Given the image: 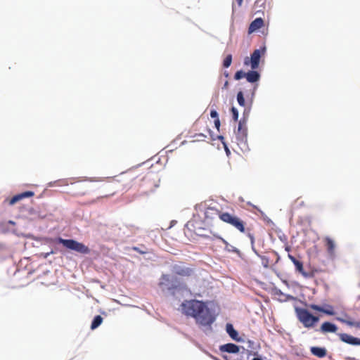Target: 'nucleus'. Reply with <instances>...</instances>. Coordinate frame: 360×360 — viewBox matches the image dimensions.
I'll return each mask as SVG.
<instances>
[{
	"mask_svg": "<svg viewBox=\"0 0 360 360\" xmlns=\"http://www.w3.org/2000/svg\"><path fill=\"white\" fill-rule=\"evenodd\" d=\"M181 306L183 313L187 316L194 318L199 325L210 326L215 320L209 308L202 301L185 300Z\"/></svg>",
	"mask_w": 360,
	"mask_h": 360,
	"instance_id": "f257e3e1",
	"label": "nucleus"
},
{
	"mask_svg": "<svg viewBox=\"0 0 360 360\" xmlns=\"http://www.w3.org/2000/svg\"><path fill=\"white\" fill-rule=\"evenodd\" d=\"M296 314L299 321L307 328H314L319 321V317L311 314L307 309L297 308Z\"/></svg>",
	"mask_w": 360,
	"mask_h": 360,
	"instance_id": "f03ea898",
	"label": "nucleus"
},
{
	"mask_svg": "<svg viewBox=\"0 0 360 360\" xmlns=\"http://www.w3.org/2000/svg\"><path fill=\"white\" fill-rule=\"evenodd\" d=\"M219 218L224 223L229 224L241 233L245 232V223L238 217L231 214L229 212H224L217 210Z\"/></svg>",
	"mask_w": 360,
	"mask_h": 360,
	"instance_id": "7ed1b4c3",
	"label": "nucleus"
},
{
	"mask_svg": "<svg viewBox=\"0 0 360 360\" xmlns=\"http://www.w3.org/2000/svg\"><path fill=\"white\" fill-rule=\"evenodd\" d=\"M58 243L62 244L66 248L75 250L79 253L89 254L90 252V249L87 246L72 239L58 238Z\"/></svg>",
	"mask_w": 360,
	"mask_h": 360,
	"instance_id": "20e7f679",
	"label": "nucleus"
},
{
	"mask_svg": "<svg viewBox=\"0 0 360 360\" xmlns=\"http://www.w3.org/2000/svg\"><path fill=\"white\" fill-rule=\"evenodd\" d=\"M265 48L255 49L251 54V57H246L244 60L245 65H250L252 70H256L259 68V60L262 55L265 53Z\"/></svg>",
	"mask_w": 360,
	"mask_h": 360,
	"instance_id": "39448f33",
	"label": "nucleus"
},
{
	"mask_svg": "<svg viewBox=\"0 0 360 360\" xmlns=\"http://www.w3.org/2000/svg\"><path fill=\"white\" fill-rule=\"evenodd\" d=\"M237 140L240 143H245L248 136L247 119L242 118L238 123V129L236 131Z\"/></svg>",
	"mask_w": 360,
	"mask_h": 360,
	"instance_id": "423d86ee",
	"label": "nucleus"
},
{
	"mask_svg": "<svg viewBox=\"0 0 360 360\" xmlns=\"http://www.w3.org/2000/svg\"><path fill=\"white\" fill-rule=\"evenodd\" d=\"M136 177L134 172H125L121 174L120 181L124 182V187L129 189L134 186L133 181Z\"/></svg>",
	"mask_w": 360,
	"mask_h": 360,
	"instance_id": "0eeeda50",
	"label": "nucleus"
},
{
	"mask_svg": "<svg viewBox=\"0 0 360 360\" xmlns=\"http://www.w3.org/2000/svg\"><path fill=\"white\" fill-rule=\"evenodd\" d=\"M309 309H311L312 310L320 311V312H322L327 315H334L335 314L334 308L333 306H331L330 304H326V306L322 307V306L317 305L315 304H311L309 305Z\"/></svg>",
	"mask_w": 360,
	"mask_h": 360,
	"instance_id": "6e6552de",
	"label": "nucleus"
},
{
	"mask_svg": "<svg viewBox=\"0 0 360 360\" xmlns=\"http://www.w3.org/2000/svg\"><path fill=\"white\" fill-rule=\"evenodd\" d=\"M327 252L330 258L335 257V243L331 238L326 236L323 239Z\"/></svg>",
	"mask_w": 360,
	"mask_h": 360,
	"instance_id": "1a4fd4ad",
	"label": "nucleus"
},
{
	"mask_svg": "<svg viewBox=\"0 0 360 360\" xmlns=\"http://www.w3.org/2000/svg\"><path fill=\"white\" fill-rule=\"evenodd\" d=\"M174 273L178 276L188 277L193 274V269L188 266L176 265L174 266Z\"/></svg>",
	"mask_w": 360,
	"mask_h": 360,
	"instance_id": "9d476101",
	"label": "nucleus"
},
{
	"mask_svg": "<svg viewBox=\"0 0 360 360\" xmlns=\"http://www.w3.org/2000/svg\"><path fill=\"white\" fill-rule=\"evenodd\" d=\"M288 258L291 260V262L294 264L295 266V269L300 274H301L304 277L307 278L309 276V274H307L304 270L303 263L300 260L296 259L294 256L291 255H288Z\"/></svg>",
	"mask_w": 360,
	"mask_h": 360,
	"instance_id": "9b49d317",
	"label": "nucleus"
},
{
	"mask_svg": "<svg viewBox=\"0 0 360 360\" xmlns=\"http://www.w3.org/2000/svg\"><path fill=\"white\" fill-rule=\"evenodd\" d=\"M339 338L341 341L352 345H360V338H354L347 333H340Z\"/></svg>",
	"mask_w": 360,
	"mask_h": 360,
	"instance_id": "f8f14e48",
	"label": "nucleus"
},
{
	"mask_svg": "<svg viewBox=\"0 0 360 360\" xmlns=\"http://www.w3.org/2000/svg\"><path fill=\"white\" fill-rule=\"evenodd\" d=\"M34 195V193L31 191H27L21 193H19L18 195H14L9 202L10 205H14L17 202L25 198H30Z\"/></svg>",
	"mask_w": 360,
	"mask_h": 360,
	"instance_id": "ddd939ff",
	"label": "nucleus"
},
{
	"mask_svg": "<svg viewBox=\"0 0 360 360\" xmlns=\"http://www.w3.org/2000/svg\"><path fill=\"white\" fill-rule=\"evenodd\" d=\"M320 330L323 333H336L338 327L335 324L326 321L322 323Z\"/></svg>",
	"mask_w": 360,
	"mask_h": 360,
	"instance_id": "4468645a",
	"label": "nucleus"
},
{
	"mask_svg": "<svg viewBox=\"0 0 360 360\" xmlns=\"http://www.w3.org/2000/svg\"><path fill=\"white\" fill-rule=\"evenodd\" d=\"M264 25V20L261 18H257L255 19L250 25L248 28V33L251 34L257 30H258L259 28L263 27Z\"/></svg>",
	"mask_w": 360,
	"mask_h": 360,
	"instance_id": "2eb2a0df",
	"label": "nucleus"
},
{
	"mask_svg": "<svg viewBox=\"0 0 360 360\" xmlns=\"http://www.w3.org/2000/svg\"><path fill=\"white\" fill-rule=\"evenodd\" d=\"M220 351L236 354L239 352V347L233 343H227L220 347Z\"/></svg>",
	"mask_w": 360,
	"mask_h": 360,
	"instance_id": "dca6fc26",
	"label": "nucleus"
},
{
	"mask_svg": "<svg viewBox=\"0 0 360 360\" xmlns=\"http://www.w3.org/2000/svg\"><path fill=\"white\" fill-rule=\"evenodd\" d=\"M245 78L248 82L255 83L259 80L260 75L258 72L252 70L248 72H246Z\"/></svg>",
	"mask_w": 360,
	"mask_h": 360,
	"instance_id": "f3484780",
	"label": "nucleus"
},
{
	"mask_svg": "<svg viewBox=\"0 0 360 360\" xmlns=\"http://www.w3.org/2000/svg\"><path fill=\"white\" fill-rule=\"evenodd\" d=\"M226 330L227 333L229 335V336L234 340L239 341L240 339L238 338V332L234 329L233 326L231 323H227L226 326Z\"/></svg>",
	"mask_w": 360,
	"mask_h": 360,
	"instance_id": "a211bd4d",
	"label": "nucleus"
},
{
	"mask_svg": "<svg viewBox=\"0 0 360 360\" xmlns=\"http://www.w3.org/2000/svg\"><path fill=\"white\" fill-rule=\"evenodd\" d=\"M310 350L313 355L319 358H323L326 355V349L325 348L312 347Z\"/></svg>",
	"mask_w": 360,
	"mask_h": 360,
	"instance_id": "6ab92c4d",
	"label": "nucleus"
},
{
	"mask_svg": "<svg viewBox=\"0 0 360 360\" xmlns=\"http://www.w3.org/2000/svg\"><path fill=\"white\" fill-rule=\"evenodd\" d=\"M103 320V319L101 316H100V315L96 316L92 321V323L91 325V329L95 330L96 328H97L102 323Z\"/></svg>",
	"mask_w": 360,
	"mask_h": 360,
	"instance_id": "aec40b11",
	"label": "nucleus"
},
{
	"mask_svg": "<svg viewBox=\"0 0 360 360\" xmlns=\"http://www.w3.org/2000/svg\"><path fill=\"white\" fill-rule=\"evenodd\" d=\"M337 320L340 321L341 323H346L347 325L350 326L360 327V323H358V322H355V321H350L348 319H344L342 318H339V317L337 318Z\"/></svg>",
	"mask_w": 360,
	"mask_h": 360,
	"instance_id": "412c9836",
	"label": "nucleus"
},
{
	"mask_svg": "<svg viewBox=\"0 0 360 360\" xmlns=\"http://www.w3.org/2000/svg\"><path fill=\"white\" fill-rule=\"evenodd\" d=\"M231 62H232V55L229 54L226 56V57L224 58V60L223 61V66L224 68H227L231 65Z\"/></svg>",
	"mask_w": 360,
	"mask_h": 360,
	"instance_id": "4be33fe9",
	"label": "nucleus"
},
{
	"mask_svg": "<svg viewBox=\"0 0 360 360\" xmlns=\"http://www.w3.org/2000/svg\"><path fill=\"white\" fill-rule=\"evenodd\" d=\"M237 101L240 106H245V98L242 91L238 93Z\"/></svg>",
	"mask_w": 360,
	"mask_h": 360,
	"instance_id": "5701e85b",
	"label": "nucleus"
},
{
	"mask_svg": "<svg viewBox=\"0 0 360 360\" xmlns=\"http://www.w3.org/2000/svg\"><path fill=\"white\" fill-rule=\"evenodd\" d=\"M246 72H243V70H238L236 72L234 75V79L236 80H239L243 77H245Z\"/></svg>",
	"mask_w": 360,
	"mask_h": 360,
	"instance_id": "b1692460",
	"label": "nucleus"
},
{
	"mask_svg": "<svg viewBox=\"0 0 360 360\" xmlns=\"http://www.w3.org/2000/svg\"><path fill=\"white\" fill-rule=\"evenodd\" d=\"M232 117L235 122H236L238 119V112L237 109L234 107L231 108Z\"/></svg>",
	"mask_w": 360,
	"mask_h": 360,
	"instance_id": "393cba45",
	"label": "nucleus"
},
{
	"mask_svg": "<svg viewBox=\"0 0 360 360\" xmlns=\"http://www.w3.org/2000/svg\"><path fill=\"white\" fill-rule=\"evenodd\" d=\"M132 250L141 254V255H144V254H146L147 253V251L146 250H141V249H139L138 247H133L132 248Z\"/></svg>",
	"mask_w": 360,
	"mask_h": 360,
	"instance_id": "a878e982",
	"label": "nucleus"
},
{
	"mask_svg": "<svg viewBox=\"0 0 360 360\" xmlns=\"http://www.w3.org/2000/svg\"><path fill=\"white\" fill-rule=\"evenodd\" d=\"M210 116L212 117V118H216L217 119L218 118V113L216 110H211L210 112Z\"/></svg>",
	"mask_w": 360,
	"mask_h": 360,
	"instance_id": "bb28decb",
	"label": "nucleus"
},
{
	"mask_svg": "<svg viewBox=\"0 0 360 360\" xmlns=\"http://www.w3.org/2000/svg\"><path fill=\"white\" fill-rule=\"evenodd\" d=\"M248 236L249 237L252 245H253L254 243H255V237H254V236L252 233H248Z\"/></svg>",
	"mask_w": 360,
	"mask_h": 360,
	"instance_id": "cd10ccee",
	"label": "nucleus"
},
{
	"mask_svg": "<svg viewBox=\"0 0 360 360\" xmlns=\"http://www.w3.org/2000/svg\"><path fill=\"white\" fill-rule=\"evenodd\" d=\"M214 125H215V127H216V128H217V129H219V127H220V121H219V118H217V119H216V120H214Z\"/></svg>",
	"mask_w": 360,
	"mask_h": 360,
	"instance_id": "c85d7f7f",
	"label": "nucleus"
},
{
	"mask_svg": "<svg viewBox=\"0 0 360 360\" xmlns=\"http://www.w3.org/2000/svg\"><path fill=\"white\" fill-rule=\"evenodd\" d=\"M229 81L226 80L224 84V86H222V89H227L229 88Z\"/></svg>",
	"mask_w": 360,
	"mask_h": 360,
	"instance_id": "c756f323",
	"label": "nucleus"
},
{
	"mask_svg": "<svg viewBox=\"0 0 360 360\" xmlns=\"http://www.w3.org/2000/svg\"><path fill=\"white\" fill-rule=\"evenodd\" d=\"M236 1H237V3L239 6H240L242 5L243 1V0H236Z\"/></svg>",
	"mask_w": 360,
	"mask_h": 360,
	"instance_id": "7c9ffc66",
	"label": "nucleus"
},
{
	"mask_svg": "<svg viewBox=\"0 0 360 360\" xmlns=\"http://www.w3.org/2000/svg\"><path fill=\"white\" fill-rule=\"evenodd\" d=\"M224 75L225 76L226 78H228L229 76V72L227 71H225L224 72Z\"/></svg>",
	"mask_w": 360,
	"mask_h": 360,
	"instance_id": "2f4dec72",
	"label": "nucleus"
},
{
	"mask_svg": "<svg viewBox=\"0 0 360 360\" xmlns=\"http://www.w3.org/2000/svg\"><path fill=\"white\" fill-rule=\"evenodd\" d=\"M162 279H165V280H168V277L166 275H163L162 277Z\"/></svg>",
	"mask_w": 360,
	"mask_h": 360,
	"instance_id": "473e14b6",
	"label": "nucleus"
},
{
	"mask_svg": "<svg viewBox=\"0 0 360 360\" xmlns=\"http://www.w3.org/2000/svg\"><path fill=\"white\" fill-rule=\"evenodd\" d=\"M221 240L223 241L224 243L227 244V242L224 239H223V238H221Z\"/></svg>",
	"mask_w": 360,
	"mask_h": 360,
	"instance_id": "72a5a7b5",
	"label": "nucleus"
},
{
	"mask_svg": "<svg viewBox=\"0 0 360 360\" xmlns=\"http://www.w3.org/2000/svg\"><path fill=\"white\" fill-rule=\"evenodd\" d=\"M252 360H262V359L260 358H254Z\"/></svg>",
	"mask_w": 360,
	"mask_h": 360,
	"instance_id": "f704fd0d",
	"label": "nucleus"
},
{
	"mask_svg": "<svg viewBox=\"0 0 360 360\" xmlns=\"http://www.w3.org/2000/svg\"><path fill=\"white\" fill-rule=\"evenodd\" d=\"M207 210H212H212H214V209H213V208H208Z\"/></svg>",
	"mask_w": 360,
	"mask_h": 360,
	"instance_id": "c9c22d12",
	"label": "nucleus"
},
{
	"mask_svg": "<svg viewBox=\"0 0 360 360\" xmlns=\"http://www.w3.org/2000/svg\"><path fill=\"white\" fill-rule=\"evenodd\" d=\"M85 194H86V193H82L81 195H85Z\"/></svg>",
	"mask_w": 360,
	"mask_h": 360,
	"instance_id": "e433bc0d",
	"label": "nucleus"
}]
</instances>
